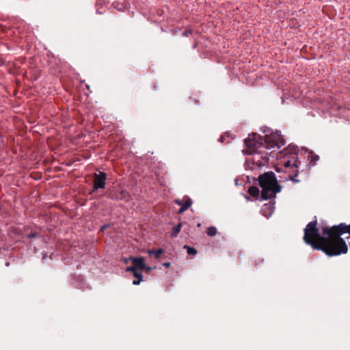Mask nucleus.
I'll list each match as a JSON object with an SVG mask.
<instances>
[{
	"instance_id": "1",
	"label": "nucleus",
	"mask_w": 350,
	"mask_h": 350,
	"mask_svg": "<svg viewBox=\"0 0 350 350\" xmlns=\"http://www.w3.org/2000/svg\"><path fill=\"white\" fill-rule=\"evenodd\" d=\"M348 232L350 234V225L341 223L332 227H324L321 236L317 228V221L308 224L304 229V240L315 250L323 251L329 256L346 254L348 248L345 241L340 236Z\"/></svg>"
},
{
	"instance_id": "2",
	"label": "nucleus",
	"mask_w": 350,
	"mask_h": 350,
	"mask_svg": "<svg viewBox=\"0 0 350 350\" xmlns=\"http://www.w3.org/2000/svg\"><path fill=\"white\" fill-rule=\"evenodd\" d=\"M262 132L265 134L264 141L257 133H253L248 135L244 141L246 150H243V153H262V150L259 149H273L270 152L273 153L284 145V140L280 131L273 132L271 129L265 127Z\"/></svg>"
},
{
	"instance_id": "3",
	"label": "nucleus",
	"mask_w": 350,
	"mask_h": 350,
	"mask_svg": "<svg viewBox=\"0 0 350 350\" xmlns=\"http://www.w3.org/2000/svg\"><path fill=\"white\" fill-rule=\"evenodd\" d=\"M258 182L262 188L261 197L263 200L275 197V193L281 191V186L278 183L275 174L272 172L260 175Z\"/></svg>"
},
{
	"instance_id": "4",
	"label": "nucleus",
	"mask_w": 350,
	"mask_h": 350,
	"mask_svg": "<svg viewBox=\"0 0 350 350\" xmlns=\"http://www.w3.org/2000/svg\"><path fill=\"white\" fill-rule=\"evenodd\" d=\"M106 174L102 172L94 174V187L95 189H103L105 185Z\"/></svg>"
},
{
	"instance_id": "5",
	"label": "nucleus",
	"mask_w": 350,
	"mask_h": 350,
	"mask_svg": "<svg viewBox=\"0 0 350 350\" xmlns=\"http://www.w3.org/2000/svg\"><path fill=\"white\" fill-rule=\"evenodd\" d=\"M130 260H131L133 265L134 267H135V269L137 270L139 269H144L146 268V266L144 262V260L143 258H131Z\"/></svg>"
},
{
	"instance_id": "6",
	"label": "nucleus",
	"mask_w": 350,
	"mask_h": 350,
	"mask_svg": "<svg viewBox=\"0 0 350 350\" xmlns=\"http://www.w3.org/2000/svg\"><path fill=\"white\" fill-rule=\"evenodd\" d=\"M301 152V153H308V150L306 148H301V149H299L297 146L294 145H289L287 148V152L286 153H299Z\"/></svg>"
},
{
	"instance_id": "7",
	"label": "nucleus",
	"mask_w": 350,
	"mask_h": 350,
	"mask_svg": "<svg viewBox=\"0 0 350 350\" xmlns=\"http://www.w3.org/2000/svg\"><path fill=\"white\" fill-rule=\"evenodd\" d=\"M248 192L253 197H257L259 195V189L255 186L250 187L248 189Z\"/></svg>"
},
{
	"instance_id": "8",
	"label": "nucleus",
	"mask_w": 350,
	"mask_h": 350,
	"mask_svg": "<svg viewBox=\"0 0 350 350\" xmlns=\"http://www.w3.org/2000/svg\"><path fill=\"white\" fill-rule=\"evenodd\" d=\"M191 205V199H188L186 202L182 205L180 208L178 210V213L181 214L185 212Z\"/></svg>"
},
{
	"instance_id": "9",
	"label": "nucleus",
	"mask_w": 350,
	"mask_h": 350,
	"mask_svg": "<svg viewBox=\"0 0 350 350\" xmlns=\"http://www.w3.org/2000/svg\"><path fill=\"white\" fill-rule=\"evenodd\" d=\"M180 228H181V224L180 223L178 225H177L176 226L173 228L172 232H171V236L172 237H176L178 235V234L180 232Z\"/></svg>"
},
{
	"instance_id": "10",
	"label": "nucleus",
	"mask_w": 350,
	"mask_h": 350,
	"mask_svg": "<svg viewBox=\"0 0 350 350\" xmlns=\"http://www.w3.org/2000/svg\"><path fill=\"white\" fill-rule=\"evenodd\" d=\"M148 254L150 255H152V254H154V256L157 258H159L161 256V254H162L163 253V250L162 249H159L157 251H154V250H149L148 252Z\"/></svg>"
},
{
	"instance_id": "11",
	"label": "nucleus",
	"mask_w": 350,
	"mask_h": 350,
	"mask_svg": "<svg viewBox=\"0 0 350 350\" xmlns=\"http://www.w3.org/2000/svg\"><path fill=\"white\" fill-rule=\"evenodd\" d=\"M206 232L208 236L214 237L217 234V228L213 226L209 227L207 228Z\"/></svg>"
},
{
	"instance_id": "12",
	"label": "nucleus",
	"mask_w": 350,
	"mask_h": 350,
	"mask_svg": "<svg viewBox=\"0 0 350 350\" xmlns=\"http://www.w3.org/2000/svg\"><path fill=\"white\" fill-rule=\"evenodd\" d=\"M184 248L187 250V252L189 254H197V251L195 248L193 247H191L189 246H187V245H185L184 246Z\"/></svg>"
},
{
	"instance_id": "13",
	"label": "nucleus",
	"mask_w": 350,
	"mask_h": 350,
	"mask_svg": "<svg viewBox=\"0 0 350 350\" xmlns=\"http://www.w3.org/2000/svg\"><path fill=\"white\" fill-rule=\"evenodd\" d=\"M319 159L318 154H309L308 155V160H310V162L313 161V162H315L317 161H318Z\"/></svg>"
},
{
	"instance_id": "14",
	"label": "nucleus",
	"mask_w": 350,
	"mask_h": 350,
	"mask_svg": "<svg viewBox=\"0 0 350 350\" xmlns=\"http://www.w3.org/2000/svg\"><path fill=\"white\" fill-rule=\"evenodd\" d=\"M137 269H135V267H134L133 265V266H131V267H128L126 269V271L127 272H134L135 271H136Z\"/></svg>"
},
{
	"instance_id": "15",
	"label": "nucleus",
	"mask_w": 350,
	"mask_h": 350,
	"mask_svg": "<svg viewBox=\"0 0 350 350\" xmlns=\"http://www.w3.org/2000/svg\"><path fill=\"white\" fill-rule=\"evenodd\" d=\"M133 275H134V276H135L136 278H137V279L142 278V273H138V272L137 271V270H136V271H135L133 272Z\"/></svg>"
},
{
	"instance_id": "16",
	"label": "nucleus",
	"mask_w": 350,
	"mask_h": 350,
	"mask_svg": "<svg viewBox=\"0 0 350 350\" xmlns=\"http://www.w3.org/2000/svg\"><path fill=\"white\" fill-rule=\"evenodd\" d=\"M142 281V278L135 280L133 281V284L139 285Z\"/></svg>"
},
{
	"instance_id": "17",
	"label": "nucleus",
	"mask_w": 350,
	"mask_h": 350,
	"mask_svg": "<svg viewBox=\"0 0 350 350\" xmlns=\"http://www.w3.org/2000/svg\"><path fill=\"white\" fill-rule=\"evenodd\" d=\"M175 202L178 205H181V206L183 205V202L181 200H176Z\"/></svg>"
},
{
	"instance_id": "18",
	"label": "nucleus",
	"mask_w": 350,
	"mask_h": 350,
	"mask_svg": "<svg viewBox=\"0 0 350 350\" xmlns=\"http://www.w3.org/2000/svg\"><path fill=\"white\" fill-rule=\"evenodd\" d=\"M175 202L178 205H181V206L183 205V202L181 200H176Z\"/></svg>"
},
{
	"instance_id": "19",
	"label": "nucleus",
	"mask_w": 350,
	"mask_h": 350,
	"mask_svg": "<svg viewBox=\"0 0 350 350\" xmlns=\"http://www.w3.org/2000/svg\"><path fill=\"white\" fill-rule=\"evenodd\" d=\"M191 31H185L184 33H183V36H187L189 34H191Z\"/></svg>"
},
{
	"instance_id": "20",
	"label": "nucleus",
	"mask_w": 350,
	"mask_h": 350,
	"mask_svg": "<svg viewBox=\"0 0 350 350\" xmlns=\"http://www.w3.org/2000/svg\"><path fill=\"white\" fill-rule=\"evenodd\" d=\"M35 237H36V234H34V233H31L28 235V237H29V238H33Z\"/></svg>"
},
{
	"instance_id": "21",
	"label": "nucleus",
	"mask_w": 350,
	"mask_h": 350,
	"mask_svg": "<svg viewBox=\"0 0 350 350\" xmlns=\"http://www.w3.org/2000/svg\"><path fill=\"white\" fill-rule=\"evenodd\" d=\"M163 266L169 267L170 266V262H165L163 263Z\"/></svg>"
},
{
	"instance_id": "22",
	"label": "nucleus",
	"mask_w": 350,
	"mask_h": 350,
	"mask_svg": "<svg viewBox=\"0 0 350 350\" xmlns=\"http://www.w3.org/2000/svg\"><path fill=\"white\" fill-rule=\"evenodd\" d=\"M224 139H225V137L223 135V136H221L220 139H219V141L221 142H224Z\"/></svg>"
},
{
	"instance_id": "23",
	"label": "nucleus",
	"mask_w": 350,
	"mask_h": 350,
	"mask_svg": "<svg viewBox=\"0 0 350 350\" xmlns=\"http://www.w3.org/2000/svg\"><path fill=\"white\" fill-rule=\"evenodd\" d=\"M144 269H146V271H147V272H148V271H150V270L151 269V268H150V267H146V268H145Z\"/></svg>"
},
{
	"instance_id": "24",
	"label": "nucleus",
	"mask_w": 350,
	"mask_h": 350,
	"mask_svg": "<svg viewBox=\"0 0 350 350\" xmlns=\"http://www.w3.org/2000/svg\"><path fill=\"white\" fill-rule=\"evenodd\" d=\"M262 158L265 160V162H267V157H262Z\"/></svg>"
},
{
	"instance_id": "25",
	"label": "nucleus",
	"mask_w": 350,
	"mask_h": 350,
	"mask_svg": "<svg viewBox=\"0 0 350 350\" xmlns=\"http://www.w3.org/2000/svg\"><path fill=\"white\" fill-rule=\"evenodd\" d=\"M278 153L281 154L283 153L282 151H279Z\"/></svg>"
}]
</instances>
